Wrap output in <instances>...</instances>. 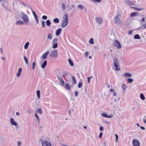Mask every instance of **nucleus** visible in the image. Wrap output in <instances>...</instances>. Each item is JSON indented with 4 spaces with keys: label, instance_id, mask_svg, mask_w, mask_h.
<instances>
[{
    "label": "nucleus",
    "instance_id": "f257e3e1",
    "mask_svg": "<svg viewBox=\"0 0 146 146\" xmlns=\"http://www.w3.org/2000/svg\"><path fill=\"white\" fill-rule=\"evenodd\" d=\"M121 14L119 13H118L114 18V23L115 25H119L121 23Z\"/></svg>",
    "mask_w": 146,
    "mask_h": 146
},
{
    "label": "nucleus",
    "instance_id": "f03ea898",
    "mask_svg": "<svg viewBox=\"0 0 146 146\" xmlns=\"http://www.w3.org/2000/svg\"><path fill=\"white\" fill-rule=\"evenodd\" d=\"M68 22V18L67 14L64 15L63 16L61 25L62 27H66Z\"/></svg>",
    "mask_w": 146,
    "mask_h": 146
},
{
    "label": "nucleus",
    "instance_id": "7ed1b4c3",
    "mask_svg": "<svg viewBox=\"0 0 146 146\" xmlns=\"http://www.w3.org/2000/svg\"><path fill=\"white\" fill-rule=\"evenodd\" d=\"M20 17L25 23H27L29 21V18L27 15L22 12L21 13Z\"/></svg>",
    "mask_w": 146,
    "mask_h": 146
},
{
    "label": "nucleus",
    "instance_id": "20e7f679",
    "mask_svg": "<svg viewBox=\"0 0 146 146\" xmlns=\"http://www.w3.org/2000/svg\"><path fill=\"white\" fill-rule=\"evenodd\" d=\"M39 142H41L42 146H52L50 142L43 139H40Z\"/></svg>",
    "mask_w": 146,
    "mask_h": 146
},
{
    "label": "nucleus",
    "instance_id": "39448f33",
    "mask_svg": "<svg viewBox=\"0 0 146 146\" xmlns=\"http://www.w3.org/2000/svg\"><path fill=\"white\" fill-rule=\"evenodd\" d=\"M58 52L57 50H54L52 51L50 54V57L57 58L58 56Z\"/></svg>",
    "mask_w": 146,
    "mask_h": 146
},
{
    "label": "nucleus",
    "instance_id": "423d86ee",
    "mask_svg": "<svg viewBox=\"0 0 146 146\" xmlns=\"http://www.w3.org/2000/svg\"><path fill=\"white\" fill-rule=\"evenodd\" d=\"M132 144L133 146H140V143L137 139H134L133 140Z\"/></svg>",
    "mask_w": 146,
    "mask_h": 146
},
{
    "label": "nucleus",
    "instance_id": "0eeeda50",
    "mask_svg": "<svg viewBox=\"0 0 146 146\" xmlns=\"http://www.w3.org/2000/svg\"><path fill=\"white\" fill-rule=\"evenodd\" d=\"M114 44L118 49L120 48L121 47L120 43L117 40H115L114 41Z\"/></svg>",
    "mask_w": 146,
    "mask_h": 146
},
{
    "label": "nucleus",
    "instance_id": "6e6552de",
    "mask_svg": "<svg viewBox=\"0 0 146 146\" xmlns=\"http://www.w3.org/2000/svg\"><path fill=\"white\" fill-rule=\"evenodd\" d=\"M49 51H46L41 56V58L42 59H45L47 58V55L49 54Z\"/></svg>",
    "mask_w": 146,
    "mask_h": 146
},
{
    "label": "nucleus",
    "instance_id": "1a4fd4ad",
    "mask_svg": "<svg viewBox=\"0 0 146 146\" xmlns=\"http://www.w3.org/2000/svg\"><path fill=\"white\" fill-rule=\"evenodd\" d=\"M58 80L60 82V85H61V86H63L65 83L62 78L61 76H58Z\"/></svg>",
    "mask_w": 146,
    "mask_h": 146
},
{
    "label": "nucleus",
    "instance_id": "9d476101",
    "mask_svg": "<svg viewBox=\"0 0 146 146\" xmlns=\"http://www.w3.org/2000/svg\"><path fill=\"white\" fill-rule=\"evenodd\" d=\"M96 21L99 24H101L102 22V19L101 17H97L96 18Z\"/></svg>",
    "mask_w": 146,
    "mask_h": 146
},
{
    "label": "nucleus",
    "instance_id": "9b49d317",
    "mask_svg": "<svg viewBox=\"0 0 146 146\" xmlns=\"http://www.w3.org/2000/svg\"><path fill=\"white\" fill-rule=\"evenodd\" d=\"M10 122L11 125L16 126L17 125V123L15 121V120L13 118H11L10 119Z\"/></svg>",
    "mask_w": 146,
    "mask_h": 146
},
{
    "label": "nucleus",
    "instance_id": "f8f14e48",
    "mask_svg": "<svg viewBox=\"0 0 146 146\" xmlns=\"http://www.w3.org/2000/svg\"><path fill=\"white\" fill-rule=\"evenodd\" d=\"M22 69L21 68H20L18 70L17 72L16 76L17 77H19L20 76L22 72Z\"/></svg>",
    "mask_w": 146,
    "mask_h": 146
},
{
    "label": "nucleus",
    "instance_id": "ddd939ff",
    "mask_svg": "<svg viewBox=\"0 0 146 146\" xmlns=\"http://www.w3.org/2000/svg\"><path fill=\"white\" fill-rule=\"evenodd\" d=\"M24 23L22 21H19L16 22L15 24L17 25H24Z\"/></svg>",
    "mask_w": 146,
    "mask_h": 146
},
{
    "label": "nucleus",
    "instance_id": "4468645a",
    "mask_svg": "<svg viewBox=\"0 0 146 146\" xmlns=\"http://www.w3.org/2000/svg\"><path fill=\"white\" fill-rule=\"evenodd\" d=\"M62 31L61 29L59 28L58 29L56 32V35L57 36H59Z\"/></svg>",
    "mask_w": 146,
    "mask_h": 146
},
{
    "label": "nucleus",
    "instance_id": "2eb2a0df",
    "mask_svg": "<svg viewBox=\"0 0 146 146\" xmlns=\"http://www.w3.org/2000/svg\"><path fill=\"white\" fill-rule=\"evenodd\" d=\"M47 64V62L46 60H45L44 62L41 65V67L42 68H44L46 65Z\"/></svg>",
    "mask_w": 146,
    "mask_h": 146
},
{
    "label": "nucleus",
    "instance_id": "dca6fc26",
    "mask_svg": "<svg viewBox=\"0 0 146 146\" xmlns=\"http://www.w3.org/2000/svg\"><path fill=\"white\" fill-rule=\"evenodd\" d=\"M125 3L129 5H134L135 4L133 2L128 0L126 1Z\"/></svg>",
    "mask_w": 146,
    "mask_h": 146
},
{
    "label": "nucleus",
    "instance_id": "f3484780",
    "mask_svg": "<svg viewBox=\"0 0 146 146\" xmlns=\"http://www.w3.org/2000/svg\"><path fill=\"white\" fill-rule=\"evenodd\" d=\"M78 7L79 9L81 10H83V9H85L86 11V9L85 8V7L82 5H78Z\"/></svg>",
    "mask_w": 146,
    "mask_h": 146
},
{
    "label": "nucleus",
    "instance_id": "a211bd4d",
    "mask_svg": "<svg viewBox=\"0 0 146 146\" xmlns=\"http://www.w3.org/2000/svg\"><path fill=\"white\" fill-rule=\"evenodd\" d=\"M124 76L127 77H130L132 76L131 74L129 73H126L124 74Z\"/></svg>",
    "mask_w": 146,
    "mask_h": 146
},
{
    "label": "nucleus",
    "instance_id": "6ab92c4d",
    "mask_svg": "<svg viewBox=\"0 0 146 146\" xmlns=\"http://www.w3.org/2000/svg\"><path fill=\"white\" fill-rule=\"evenodd\" d=\"M35 112H37V113H39L40 114H41L42 113V111L41 108H39Z\"/></svg>",
    "mask_w": 146,
    "mask_h": 146
},
{
    "label": "nucleus",
    "instance_id": "aec40b11",
    "mask_svg": "<svg viewBox=\"0 0 146 146\" xmlns=\"http://www.w3.org/2000/svg\"><path fill=\"white\" fill-rule=\"evenodd\" d=\"M29 44V42H27L25 43L24 46L25 49H27L28 48Z\"/></svg>",
    "mask_w": 146,
    "mask_h": 146
},
{
    "label": "nucleus",
    "instance_id": "412c9836",
    "mask_svg": "<svg viewBox=\"0 0 146 146\" xmlns=\"http://www.w3.org/2000/svg\"><path fill=\"white\" fill-rule=\"evenodd\" d=\"M82 80H80V82L78 83V88H80L82 87Z\"/></svg>",
    "mask_w": 146,
    "mask_h": 146
},
{
    "label": "nucleus",
    "instance_id": "4be33fe9",
    "mask_svg": "<svg viewBox=\"0 0 146 146\" xmlns=\"http://www.w3.org/2000/svg\"><path fill=\"white\" fill-rule=\"evenodd\" d=\"M133 81V80L131 78H128L127 80V82L129 84L132 83Z\"/></svg>",
    "mask_w": 146,
    "mask_h": 146
},
{
    "label": "nucleus",
    "instance_id": "5701e85b",
    "mask_svg": "<svg viewBox=\"0 0 146 146\" xmlns=\"http://www.w3.org/2000/svg\"><path fill=\"white\" fill-rule=\"evenodd\" d=\"M65 88L68 90H70V85L68 84H66L65 86Z\"/></svg>",
    "mask_w": 146,
    "mask_h": 146
},
{
    "label": "nucleus",
    "instance_id": "b1692460",
    "mask_svg": "<svg viewBox=\"0 0 146 146\" xmlns=\"http://www.w3.org/2000/svg\"><path fill=\"white\" fill-rule=\"evenodd\" d=\"M52 43V48H55L57 47H58V43Z\"/></svg>",
    "mask_w": 146,
    "mask_h": 146
},
{
    "label": "nucleus",
    "instance_id": "393cba45",
    "mask_svg": "<svg viewBox=\"0 0 146 146\" xmlns=\"http://www.w3.org/2000/svg\"><path fill=\"white\" fill-rule=\"evenodd\" d=\"M24 59L26 64L29 65V63L28 60L26 56H24Z\"/></svg>",
    "mask_w": 146,
    "mask_h": 146
},
{
    "label": "nucleus",
    "instance_id": "a878e982",
    "mask_svg": "<svg viewBox=\"0 0 146 146\" xmlns=\"http://www.w3.org/2000/svg\"><path fill=\"white\" fill-rule=\"evenodd\" d=\"M36 93L38 99H40V91L39 90H37Z\"/></svg>",
    "mask_w": 146,
    "mask_h": 146
},
{
    "label": "nucleus",
    "instance_id": "bb28decb",
    "mask_svg": "<svg viewBox=\"0 0 146 146\" xmlns=\"http://www.w3.org/2000/svg\"><path fill=\"white\" fill-rule=\"evenodd\" d=\"M46 25L48 27L50 26L51 24V22L49 20H47L46 21Z\"/></svg>",
    "mask_w": 146,
    "mask_h": 146
},
{
    "label": "nucleus",
    "instance_id": "cd10ccee",
    "mask_svg": "<svg viewBox=\"0 0 146 146\" xmlns=\"http://www.w3.org/2000/svg\"><path fill=\"white\" fill-rule=\"evenodd\" d=\"M68 62L71 66H72L74 65V63L69 58L68 59Z\"/></svg>",
    "mask_w": 146,
    "mask_h": 146
},
{
    "label": "nucleus",
    "instance_id": "c85d7f7f",
    "mask_svg": "<svg viewBox=\"0 0 146 146\" xmlns=\"http://www.w3.org/2000/svg\"><path fill=\"white\" fill-rule=\"evenodd\" d=\"M41 22L42 27L43 28H44L45 27L46 25L45 22L44 21H41Z\"/></svg>",
    "mask_w": 146,
    "mask_h": 146
},
{
    "label": "nucleus",
    "instance_id": "c756f323",
    "mask_svg": "<svg viewBox=\"0 0 146 146\" xmlns=\"http://www.w3.org/2000/svg\"><path fill=\"white\" fill-rule=\"evenodd\" d=\"M134 38L135 39H140V37L138 35L136 34L135 35Z\"/></svg>",
    "mask_w": 146,
    "mask_h": 146
},
{
    "label": "nucleus",
    "instance_id": "7c9ffc66",
    "mask_svg": "<svg viewBox=\"0 0 146 146\" xmlns=\"http://www.w3.org/2000/svg\"><path fill=\"white\" fill-rule=\"evenodd\" d=\"M140 98L142 100H144L145 99V96L143 94H141L140 95Z\"/></svg>",
    "mask_w": 146,
    "mask_h": 146
},
{
    "label": "nucleus",
    "instance_id": "2f4dec72",
    "mask_svg": "<svg viewBox=\"0 0 146 146\" xmlns=\"http://www.w3.org/2000/svg\"><path fill=\"white\" fill-rule=\"evenodd\" d=\"M141 25L143 26H144V29H145L146 28V22H145L143 23H142L141 22Z\"/></svg>",
    "mask_w": 146,
    "mask_h": 146
},
{
    "label": "nucleus",
    "instance_id": "473e14b6",
    "mask_svg": "<svg viewBox=\"0 0 146 146\" xmlns=\"http://www.w3.org/2000/svg\"><path fill=\"white\" fill-rule=\"evenodd\" d=\"M122 87L123 90H125L127 89V86H126V85L124 84H122Z\"/></svg>",
    "mask_w": 146,
    "mask_h": 146
},
{
    "label": "nucleus",
    "instance_id": "72a5a7b5",
    "mask_svg": "<svg viewBox=\"0 0 146 146\" xmlns=\"http://www.w3.org/2000/svg\"><path fill=\"white\" fill-rule=\"evenodd\" d=\"M89 42L90 44H94V39L93 38H91L89 41Z\"/></svg>",
    "mask_w": 146,
    "mask_h": 146
},
{
    "label": "nucleus",
    "instance_id": "f704fd0d",
    "mask_svg": "<svg viewBox=\"0 0 146 146\" xmlns=\"http://www.w3.org/2000/svg\"><path fill=\"white\" fill-rule=\"evenodd\" d=\"M53 21L55 23H58L59 22V20L58 18H56L54 19Z\"/></svg>",
    "mask_w": 146,
    "mask_h": 146
},
{
    "label": "nucleus",
    "instance_id": "c9c22d12",
    "mask_svg": "<svg viewBox=\"0 0 146 146\" xmlns=\"http://www.w3.org/2000/svg\"><path fill=\"white\" fill-rule=\"evenodd\" d=\"M35 116L36 117L38 121H40V120L38 116V115L37 113V112H35Z\"/></svg>",
    "mask_w": 146,
    "mask_h": 146
},
{
    "label": "nucleus",
    "instance_id": "e433bc0d",
    "mask_svg": "<svg viewBox=\"0 0 146 146\" xmlns=\"http://www.w3.org/2000/svg\"><path fill=\"white\" fill-rule=\"evenodd\" d=\"M113 59L114 63L118 64L117 59L116 58H113Z\"/></svg>",
    "mask_w": 146,
    "mask_h": 146
},
{
    "label": "nucleus",
    "instance_id": "4c0bfd02",
    "mask_svg": "<svg viewBox=\"0 0 146 146\" xmlns=\"http://www.w3.org/2000/svg\"><path fill=\"white\" fill-rule=\"evenodd\" d=\"M47 37L49 39H51L52 38V35L51 34L49 33L48 34V36H47Z\"/></svg>",
    "mask_w": 146,
    "mask_h": 146
},
{
    "label": "nucleus",
    "instance_id": "58836bf2",
    "mask_svg": "<svg viewBox=\"0 0 146 146\" xmlns=\"http://www.w3.org/2000/svg\"><path fill=\"white\" fill-rule=\"evenodd\" d=\"M133 8L134 9H136L138 11H141L142 10H143V8H141L140 9L139 8H137V7H133Z\"/></svg>",
    "mask_w": 146,
    "mask_h": 146
},
{
    "label": "nucleus",
    "instance_id": "ea45409f",
    "mask_svg": "<svg viewBox=\"0 0 146 146\" xmlns=\"http://www.w3.org/2000/svg\"><path fill=\"white\" fill-rule=\"evenodd\" d=\"M32 69L33 70H34L35 68L36 64L35 62H33L32 64Z\"/></svg>",
    "mask_w": 146,
    "mask_h": 146
},
{
    "label": "nucleus",
    "instance_id": "a19ab883",
    "mask_svg": "<svg viewBox=\"0 0 146 146\" xmlns=\"http://www.w3.org/2000/svg\"><path fill=\"white\" fill-rule=\"evenodd\" d=\"M102 116L104 117L107 118L108 117V115L105 113H102L101 114Z\"/></svg>",
    "mask_w": 146,
    "mask_h": 146
},
{
    "label": "nucleus",
    "instance_id": "79ce46f5",
    "mask_svg": "<svg viewBox=\"0 0 146 146\" xmlns=\"http://www.w3.org/2000/svg\"><path fill=\"white\" fill-rule=\"evenodd\" d=\"M137 14V13L136 12H133L131 14V17H133L136 15Z\"/></svg>",
    "mask_w": 146,
    "mask_h": 146
},
{
    "label": "nucleus",
    "instance_id": "37998d69",
    "mask_svg": "<svg viewBox=\"0 0 146 146\" xmlns=\"http://www.w3.org/2000/svg\"><path fill=\"white\" fill-rule=\"evenodd\" d=\"M72 79L73 81V84H76V79H75V78H74V76H72Z\"/></svg>",
    "mask_w": 146,
    "mask_h": 146
},
{
    "label": "nucleus",
    "instance_id": "c03bdc74",
    "mask_svg": "<svg viewBox=\"0 0 146 146\" xmlns=\"http://www.w3.org/2000/svg\"><path fill=\"white\" fill-rule=\"evenodd\" d=\"M67 7L68 10H71L72 9V7L69 5H67Z\"/></svg>",
    "mask_w": 146,
    "mask_h": 146
},
{
    "label": "nucleus",
    "instance_id": "a18cd8bd",
    "mask_svg": "<svg viewBox=\"0 0 146 146\" xmlns=\"http://www.w3.org/2000/svg\"><path fill=\"white\" fill-rule=\"evenodd\" d=\"M62 6L63 9L64 10H65L66 9V6L63 3L62 4Z\"/></svg>",
    "mask_w": 146,
    "mask_h": 146
},
{
    "label": "nucleus",
    "instance_id": "49530a36",
    "mask_svg": "<svg viewBox=\"0 0 146 146\" xmlns=\"http://www.w3.org/2000/svg\"><path fill=\"white\" fill-rule=\"evenodd\" d=\"M57 38H55L53 40L52 43H57Z\"/></svg>",
    "mask_w": 146,
    "mask_h": 146
},
{
    "label": "nucleus",
    "instance_id": "de8ad7c7",
    "mask_svg": "<svg viewBox=\"0 0 146 146\" xmlns=\"http://www.w3.org/2000/svg\"><path fill=\"white\" fill-rule=\"evenodd\" d=\"M42 19L44 20H46L47 19V17L46 15H43L42 17Z\"/></svg>",
    "mask_w": 146,
    "mask_h": 146
},
{
    "label": "nucleus",
    "instance_id": "09e8293b",
    "mask_svg": "<svg viewBox=\"0 0 146 146\" xmlns=\"http://www.w3.org/2000/svg\"><path fill=\"white\" fill-rule=\"evenodd\" d=\"M21 142L20 141H19L17 143V146H21Z\"/></svg>",
    "mask_w": 146,
    "mask_h": 146
},
{
    "label": "nucleus",
    "instance_id": "8fccbe9b",
    "mask_svg": "<svg viewBox=\"0 0 146 146\" xmlns=\"http://www.w3.org/2000/svg\"><path fill=\"white\" fill-rule=\"evenodd\" d=\"M97 29H98L99 30H100L102 29V27L100 25H98L97 27Z\"/></svg>",
    "mask_w": 146,
    "mask_h": 146
},
{
    "label": "nucleus",
    "instance_id": "3c124183",
    "mask_svg": "<svg viewBox=\"0 0 146 146\" xmlns=\"http://www.w3.org/2000/svg\"><path fill=\"white\" fill-rule=\"evenodd\" d=\"M143 121L145 123H146V116H144L143 119Z\"/></svg>",
    "mask_w": 146,
    "mask_h": 146
},
{
    "label": "nucleus",
    "instance_id": "603ef678",
    "mask_svg": "<svg viewBox=\"0 0 146 146\" xmlns=\"http://www.w3.org/2000/svg\"><path fill=\"white\" fill-rule=\"evenodd\" d=\"M92 77H93L92 76H91V77H88V83H90V79L91 78H92Z\"/></svg>",
    "mask_w": 146,
    "mask_h": 146
},
{
    "label": "nucleus",
    "instance_id": "864d4df0",
    "mask_svg": "<svg viewBox=\"0 0 146 146\" xmlns=\"http://www.w3.org/2000/svg\"><path fill=\"white\" fill-rule=\"evenodd\" d=\"M78 92L77 91H76L75 92V95L76 97H77L78 96Z\"/></svg>",
    "mask_w": 146,
    "mask_h": 146
},
{
    "label": "nucleus",
    "instance_id": "5fc2aeb1",
    "mask_svg": "<svg viewBox=\"0 0 146 146\" xmlns=\"http://www.w3.org/2000/svg\"><path fill=\"white\" fill-rule=\"evenodd\" d=\"M115 137H116V142H117V141H118V135L117 134H115Z\"/></svg>",
    "mask_w": 146,
    "mask_h": 146
},
{
    "label": "nucleus",
    "instance_id": "6e6d98bb",
    "mask_svg": "<svg viewBox=\"0 0 146 146\" xmlns=\"http://www.w3.org/2000/svg\"><path fill=\"white\" fill-rule=\"evenodd\" d=\"M103 133L102 132H101L100 133V135L99 136V138H101L102 136Z\"/></svg>",
    "mask_w": 146,
    "mask_h": 146
},
{
    "label": "nucleus",
    "instance_id": "4d7b16f0",
    "mask_svg": "<svg viewBox=\"0 0 146 146\" xmlns=\"http://www.w3.org/2000/svg\"><path fill=\"white\" fill-rule=\"evenodd\" d=\"M104 128L103 126H101L100 127V131H103Z\"/></svg>",
    "mask_w": 146,
    "mask_h": 146
},
{
    "label": "nucleus",
    "instance_id": "13d9d810",
    "mask_svg": "<svg viewBox=\"0 0 146 146\" xmlns=\"http://www.w3.org/2000/svg\"><path fill=\"white\" fill-rule=\"evenodd\" d=\"M36 20V23H39L38 19V17L35 18Z\"/></svg>",
    "mask_w": 146,
    "mask_h": 146
},
{
    "label": "nucleus",
    "instance_id": "bf43d9fd",
    "mask_svg": "<svg viewBox=\"0 0 146 146\" xmlns=\"http://www.w3.org/2000/svg\"><path fill=\"white\" fill-rule=\"evenodd\" d=\"M93 1L94 2H98V3H100L101 1V0H93Z\"/></svg>",
    "mask_w": 146,
    "mask_h": 146
},
{
    "label": "nucleus",
    "instance_id": "052dcab7",
    "mask_svg": "<svg viewBox=\"0 0 146 146\" xmlns=\"http://www.w3.org/2000/svg\"><path fill=\"white\" fill-rule=\"evenodd\" d=\"M88 52H85V56L86 57H87L88 56Z\"/></svg>",
    "mask_w": 146,
    "mask_h": 146
},
{
    "label": "nucleus",
    "instance_id": "680f3d73",
    "mask_svg": "<svg viewBox=\"0 0 146 146\" xmlns=\"http://www.w3.org/2000/svg\"><path fill=\"white\" fill-rule=\"evenodd\" d=\"M118 64H117L116 63H114V65L115 67H117L118 66Z\"/></svg>",
    "mask_w": 146,
    "mask_h": 146
},
{
    "label": "nucleus",
    "instance_id": "e2e57ef3",
    "mask_svg": "<svg viewBox=\"0 0 146 146\" xmlns=\"http://www.w3.org/2000/svg\"><path fill=\"white\" fill-rule=\"evenodd\" d=\"M133 31H130L128 32V34L130 35H131L132 34Z\"/></svg>",
    "mask_w": 146,
    "mask_h": 146
},
{
    "label": "nucleus",
    "instance_id": "0e129e2a",
    "mask_svg": "<svg viewBox=\"0 0 146 146\" xmlns=\"http://www.w3.org/2000/svg\"><path fill=\"white\" fill-rule=\"evenodd\" d=\"M116 68H115V70H118V71H119L120 70V68L119 67V68H118V67H116Z\"/></svg>",
    "mask_w": 146,
    "mask_h": 146
},
{
    "label": "nucleus",
    "instance_id": "69168bd1",
    "mask_svg": "<svg viewBox=\"0 0 146 146\" xmlns=\"http://www.w3.org/2000/svg\"><path fill=\"white\" fill-rule=\"evenodd\" d=\"M110 91L111 92H115V90H113L112 89H111L110 90Z\"/></svg>",
    "mask_w": 146,
    "mask_h": 146
},
{
    "label": "nucleus",
    "instance_id": "338daca9",
    "mask_svg": "<svg viewBox=\"0 0 146 146\" xmlns=\"http://www.w3.org/2000/svg\"><path fill=\"white\" fill-rule=\"evenodd\" d=\"M140 127L142 130H144L145 129V128L144 127L141 126Z\"/></svg>",
    "mask_w": 146,
    "mask_h": 146
},
{
    "label": "nucleus",
    "instance_id": "774afa93",
    "mask_svg": "<svg viewBox=\"0 0 146 146\" xmlns=\"http://www.w3.org/2000/svg\"><path fill=\"white\" fill-rule=\"evenodd\" d=\"M113 95L115 96H117V94L115 91L113 92Z\"/></svg>",
    "mask_w": 146,
    "mask_h": 146
}]
</instances>
